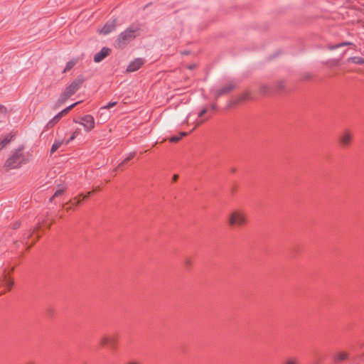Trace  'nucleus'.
Wrapping results in <instances>:
<instances>
[{"mask_svg":"<svg viewBox=\"0 0 364 364\" xmlns=\"http://www.w3.org/2000/svg\"><path fill=\"white\" fill-rule=\"evenodd\" d=\"M4 284L7 290H9L14 284V282L11 279L4 278Z\"/></svg>","mask_w":364,"mask_h":364,"instance_id":"obj_25","label":"nucleus"},{"mask_svg":"<svg viewBox=\"0 0 364 364\" xmlns=\"http://www.w3.org/2000/svg\"><path fill=\"white\" fill-rule=\"evenodd\" d=\"M239 103V102L237 100L235 102H230L229 105H228V107L230 108L235 105V104Z\"/></svg>","mask_w":364,"mask_h":364,"instance_id":"obj_34","label":"nucleus"},{"mask_svg":"<svg viewBox=\"0 0 364 364\" xmlns=\"http://www.w3.org/2000/svg\"><path fill=\"white\" fill-rule=\"evenodd\" d=\"M127 364H141V363L136 360H132V361L128 362Z\"/></svg>","mask_w":364,"mask_h":364,"instance_id":"obj_38","label":"nucleus"},{"mask_svg":"<svg viewBox=\"0 0 364 364\" xmlns=\"http://www.w3.org/2000/svg\"><path fill=\"white\" fill-rule=\"evenodd\" d=\"M64 142V139H55L50 149V154H53Z\"/></svg>","mask_w":364,"mask_h":364,"instance_id":"obj_17","label":"nucleus"},{"mask_svg":"<svg viewBox=\"0 0 364 364\" xmlns=\"http://www.w3.org/2000/svg\"><path fill=\"white\" fill-rule=\"evenodd\" d=\"M82 122L80 124L83 125L84 129L86 132L91 131L95 127L94 117L90 114L85 115L81 118Z\"/></svg>","mask_w":364,"mask_h":364,"instance_id":"obj_6","label":"nucleus"},{"mask_svg":"<svg viewBox=\"0 0 364 364\" xmlns=\"http://www.w3.org/2000/svg\"><path fill=\"white\" fill-rule=\"evenodd\" d=\"M19 226H20V224H19L18 223H16L14 225V229H16V228H18Z\"/></svg>","mask_w":364,"mask_h":364,"instance_id":"obj_41","label":"nucleus"},{"mask_svg":"<svg viewBox=\"0 0 364 364\" xmlns=\"http://www.w3.org/2000/svg\"><path fill=\"white\" fill-rule=\"evenodd\" d=\"M75 132L72 134V136L66 141L65 144H69L71 141H73L75 138Z\"/></svg>","mask_w":364,"mask_h":364,"instance_id":"obj_33","label":"nucleus"},{"mask_svg":"<svg viewBox=\"0 0 364 364\" xmlns=\"http://www.w3.org/2000/svg\"><path fill=\"white\" fill-rule=\"evenodd\" d=\"M144 63V60L142 58H136L131 61L127 68V72L132 73L138 70Z\"/></svg>","mask_w":364,"mask_h":364,"instance_id":"obj_7","label":"nucleus"},{"mask_svg":"<svg viewBox=\"0 0 364 364\" xmlns=\"http://www.w3.org/2000/svg\"><path fill=\"white\" fill-rule=\"evenodd\" d=\"M208 111V109L207 108H203L198 114V117H203Z\"/></svg>","mask_w":364,"mask_h":364,"instance_id":"obj_32","label":"nucleus"},{"mask_svg":"<svg viewBox=\"0 0 364 364\" xmlns=\"http://www.w3.org/2000/svg\"><path fill=\"white\" fill-rule=\"evenodd\" d=\"M269 90H270V87L267 85H262L259 87V92L262 95L267 94L269 92Z\"/></svg>","mask_w":364,"mask_h":364,"instance_id":"obj_21","label":"nucleus"},{"mask_svg":"<svg viewBox=\"0 0 364 364\" xmlns=\"http://www.w3.org/2000/svg\"><path fill=\"white\" fill-rule=\"evenodd\" d=\"M140 26L138 23H132L127 28L120 33L114 43L116 48L122 49L131 41L139 36Z\"/></svg>","mask_w":364,"mask_h":364,"instance_id":"obj_1","label":"nucleus"},{"mask_svg":"<svg viewBox=\"0 0 364 364\" xmlns=\"http://www.w3.org/2000/svg\"><path fill=\"white\" fill-rule=\"evenodd\" d=\"M134 156V153H130L129 156H127L125 159H124V161L119 165V167H121L122 166V164H124V163H126L127 161H128L129 160L132 159Z\"/></svg>","mask_w":364,"mask_h":364,"instance_id":"obj_28","label":"nucleus"},{"mask_svg":"<svg viewBox=\"0 0 364 364\" xmlns=\"http://www.w3.org/2000/svg\"><path fill=\"white\" fill-rule=\"evenodd\" d=\"M236 85L235 83H230L215 91V98H218L222 95H225L230 92L234 88H235Z\"/></svg>","mask_w":364,"mask_h":364,"instance_id":"obj_8","label":"nucleus"},{"mask_svg":"<svg viewBox=\"0 0 364 364\" xmlns=\"http://www.w3.org/2000/svg\"><path fill=\"white\" fill-rule=\"evenodd\" d=\"M23 149V147H18L6 161L4 167L6 171L17 168L20 167L22 164H24L26 162L25 156L22 152Z\"/></svg>","mask_w":364,"mask_h":364,"instance_id":"obj_2","label":"nucleus"},{"mask_svg":"<svg viewBox=\"0 0 364 364\" xmlns=\"http://www.w3.org/2000/svg\"><path fill=\"white\" fill-rule=\"evenodd\" d=\"M284 87V82L282 80H279L276 84V90L277 91H281Z\"/></svg>","mask_w":364,"mask_h":364,"instance_id":"obj_26","label":"nucleus"},{"mask_svg":"<svg viewBox=\"0 0 364 364\" xmlns=\"http://www.w3.org/2000/svg\"><path fill=\"white\" fill-rule=\"evenodd\" d=\"M64 191H65V188L64 187L56 190V191L55 192V193L53 196V197H51L50 198V202H52L54 198L58 197V196H61L63 193Z\"/></svg>","mask_w":364,"mask_h":364,"instance_id":"obj_22","label":"nucleus"},{"mask_svg":"<svg viewBox=\"0 0 364 364\" xmlns=\"http://www.w3.org/2000/svg\"><path fill=\"white\" fill-rule=\"evenodd\" d=\"M69 97H70L67 94L63 92L60 97L58 99L55 106L58 107L64 104Z\"/></svg>","mask_w":364,"mask_h":364,"instance_id":"obj_18","label":"nucleus"},{"mask_svg":"<svg viewBox=\"0 0 364 364\" xmlns=\"http://www.w3.org/2000/svg\"><path fill=\"white\" fill-rule=\"evenodd\" d=\"M346 50H344V51L341 53V56L339 57V58H338V59L336 60V61H337V62H338V61H339V60H341V59L344 56V55L346 54Z\"/></svg>","mask_w":364,"mask_h":364,"instance_id":"obj_36","label":"nucleus"},{"mask_svg":"<svg viewBox=\"0 0 364 364\" xmlns=\"http://www.w3.org/2000/svg\"><path fill=\"white\" fill-rule=\"evenodd\" d=\"M284 364H298L297 360L294 358L288 359Z\"/></svg>","mask_w":364,"mask_h":364,"instance_id":"obj_31","label":"nucleus"},{"mask_svg":"<svg viewBox=\"0 0 364 364\" xmlns=\"http://www.w3.org/2000/svg\"><path fill=\"white\" fill-rule=\"evenodd\" d=\"M184 264H185V265H186V267H191V265H192V261H191V259L190 258H188V257H187V258H186V259H184Z\"/></svg>","mask_w":364,"mask_h":364,"instance_id":"obj_30","label":"nucleus"},{"mask_svg":"<svg viewBox=\"0 0 364 364\" xmlns=\"http://www.w3.org/2000/svg\"><path fill=\"white\" fill-rule=\"evenodd\" d=\"M117 341V337L114 336H102L100 338V343L101 346H112L114 345V343Z\"/></svg>","mask_w":364,"mask_h":364,"instance_id":"obj_11","label":"nucleus"},{"mask_svg":"<svg viewBox=\"0 0 364 364\" xmlns=\"http://www.w3.org/2000/svg\"><path fill=\"white\" fill-rule=\"evenodd\" d=\"M117 25V19H114L112 21L107 22L102 28L100 30V33L103 35H107L115 30Z\"/></svg>","mask_w":364,"mask_h":364,"instance_id":"obj_10","label":"nucleus"},{"mask_svg":"<svg viewBox=\"0 0 364 364\" xmlns=\"http://www.w3.org/2000/svg\"><path fill=\"white\" fill-rule=\"evenodd\" d=\"M91 194V192H88L86 196H84V198H87Z\"/></svg>","mask_w":364,"mask_h":364,"instance_id":"obj_42","label":"nucleus"},{"mask_svg":"<svg viewBox=\"0 0 364 364\" xmlns=\"http://www.w3.org/2000/svg\"><path fill=\"white\" fill-rule=\"evenodd\" d=\"M79 103H80V102H76L70 105H69L68 107H67L66 108H65L64 109H63L61 111V112L63 113V114H67L70 110H71L73 107H75L77 105H78Z\"/></svg>","mask_w":364,"mask_h":364,"instance_id":"obj_24","label":"nucleus"},{"mask_svg":"<svg viewBox=\"0 0 364 364\" xmlns=\"http://www.w3.org/2000/svg\"><path fill=\"white\" fill-rule=\"evenodd\" d=\"M77 63V59L76 58H73L72 60H70V61H68L67 63H66V65L64 68V70H63V73H66L68 71H69L70 70H71L75 65L76 63Z\"/></svg>","mask_w":364,"mask_h":364,"instance_id":"obj_16","label":"nucleus"},{"mask_svg":"<svg viewBox=\"0 0 364 364\" xmlns=\"http://www.w3.org/2000/svg\"><path fill=\"white\" fill-rule=\"evenodd\" d=\"M187 134L186 132H181L178 135L173 136L170 138L171 142H177L183 136H186Z\"/></svg>","mask_w":364,"mask_h":364,"instance_id":"obj_20","label":"nucleus"},{"mask_svg":"<svg viewBox=\"0 0 364 364\" xmlns=\"http://www.w3.org/2000/svg\"><path fill=\"white\" fill-rule=\"evenodd\" d=\"M348 358V354L345 352L338 353L333 356V360L335 363L342 362L346 360Z\"/></svg>","mask_w":364,"mask_h":364,"instance_id":"obj_12","label":"nucleus"},{"mask_svg":"<svg viewBox=\"0 0 364 364\" xmlns=\"http://www.w3.org/2000/svg\"><path fill=\"white\" fill-rule=\"evenodd\" d=\"M353 139V134L348 130L343 131L339 136L340 144L343 147H347L350 145Z\"/></svg>","mask_w":364,"mask_h":364,"instance_id":"obj_5","label":"nucleus"},{"mask_svg":"<svg viewBox=\"0 0 364 364\" xmlns=\"http://www.w3.org/2000/svg\"><path fill=\"white\" fill-rule=\"evenodd\" d=\"M210 108H211L212 109H216V108H217V105H216V104H213V105H210Z\"/></svg>","mask_w":364,"mask_h":364,"instance_id":"obj_39","label":"nucleus"},{"mask_svg":"<svg viewBox=\"0 0 364 364\" xmlns=\"http://www.w3.org/2000/svg\"><path fill=\"white\" fill-rule=\"evenodd\" d=\"M117 105V102H111L102 107L101 109H109Z\"/></svg>","mask_w":364,"mask_h":364,"instance_id":"obj_29","label":"nucleus"},{"mask_svg":"<svg viewBox=\"0 0 364 364\" xmlns=\"http://www.w3.org/2000/svg\"><path fill=\"white\" fill-rule=\"evenodd\" d=\"M178 175H174V176H173V181H176L178 179Z\"/></svg>","mask_w":364,"mask_h":364,"instance_id":"obj_40","label":"nucleus"},{"mask_svg":"<svg viewBox=\"0 0 364 364\" xmlns=\"http://www.w3.org/2000/svg\"><path fill=\"white\" fill-rule=\"evenodd\" d=\"M110 53L111 49L109 48L103 47L100 51L94 55V61L95 63H100L107 56L109 55Z\"/></svg>","mask_w":364,"mask_h":364,"instance_id":"obj_9","label":"nucleus"},{"mask_svg":"<svg viewBox=\"0 0 364 364\" xmlns=\"http://www.w3.org/2000/svg\"><path fill=\"white\" fill-rule=\"evenodd\" d=\"M12 138V135L8 134L4 139H0V150L2 149L9 142H10Z\"/></svg>","mask_w":364,"mask_h":364,"instance_id":"obj_19","label":"nucleus"},{"mask_svg":"<svg viewBox=\"0 0 364 364\" xmlns=\"http://www.w3.org/2000/svg\"><path fill=\"white\" fill-rule=\"evenodd\" d=\"M6 111V109L4 106L0 105V112L1 113H5Z\"/></svg>","mask_w":364,"mask_h":364,"instance_id":"obj_35","label":"nucleus"},{"mask_svg":"<svg viewBox=\"0 0 364 364\" xmlns=\"http://www.w3.org/2000/svg\"><path fill=\"white\" fill-rule=\"evenodd\" d=\"M79 103H80V102H76L70 105H69L68 107H67L66 108H65L64 109H63L61 111V112L63 113V114H67L70 110H71L73 107H75L77 105H78Z\"/></svg>","mask_w":364,"mask_h":364,"instance_id":"obj_23","label":"nucleus"},{"mask_svg":"<svg viewBox=\"0 0 364 364\" xmlns=\"http://www.w3.org/2000/svg\"><path fill=\"white\" fill-rule=\"evenodd\" d=\"M247 223V216L240 209L231 212L228 216V224L232 227L242 226Z\"/></svg>","mask_w":364,"mask_h":364,"instance_id":"obj_3","label":"nucleus"},{"mask_svg":"<svg viewBox=\"0 0 364 364\" xmlns=\"http://www.w3.org/2000/svg\"><path fill=\"white\" fill-rule=\"evenodd\" d=\"M346 50H344V51L341 53V56L339 57V58H338V59L336 60V61H337V62H338V61H339V60H341V59L344 56V55L346 54Z\"/></svg>","mask_w":364,"mask_h":364,"instance_id":"obj_37","label":"nucleus"},{"mask_svg":"<svg viewBox=\"0 0 364 364\" xmlns=\"http://www.w3.org/2000/svg\"><path fill=\"white\" fill-rule=\"evenodd\" d=\"M348 63H353L356 65L364 64V58L359 56L350 57L347 59Z\"/></svg>","mask_w":364,"mask_h":364,"instance_id":"obj_14","label":"nucleus"},{"mask_svg":"<svg viewBox=\"0 0 364 364\" xmlns=\"http://www.w3.org/2000/svg\"><path fill=\"white\" fill-rule=\"evenodd\" d=\"M248 98H249V93L248 92H245V93L242 94L239 97V99L237 100V101L240 102L245 100H247Z\"/></svg>","mask_w":364,"mask_h":364,"instance_id":"obj_27","label":"nucleus"},{"mask_svg":"<svg viewBox=\"0 0 364 364\" xmlns=\"http://www.w3.org/2000/svg\"><path fill=\"white\" fill-rule=\"evenodd\" d=\"M351 45H353V43L348 42V41H344V42L334 44V45H328L327 48L330 50H333L341 48L343 46H351Z\"/></svg>","mask_w":364,"mask_h":364,"instance_id":"obj_13","label":"nucleus"},{"mask_svg":"<svg viewBox=\"0 0 364 364\" xmlns=\"http://www.w3.org/2000/svg\"><path fill=\"white\" fill-rule=\"evenodd\" d=\"M63 116V113L60 112L58 114H57L55 117H53L47 124V127H53L54 126Z\"/></svg>","mask_w":364,"mask_h":364,"instance_id":"obj_15","label":"nucleus"},{"mask_svg":"<svg viewBox=\"0 0 364 364\" xmlns=\"http://www.w3.org/2000/svg\"><path fill=\"white\" fill-rule=\"evenodd\" d=\"M83 82V77L78 76L75 80H74L69 85H68L65 87L63 92L70 97L80 89Z\"/></svg>","mask_w":364,"mask_h":364,"instance_id":"obj_4","label":"nucleus"}]
</instances>
